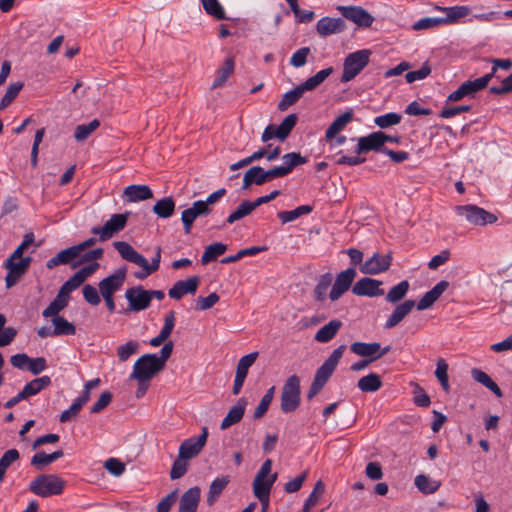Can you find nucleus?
Masks as SVG:
<instances>
[{
	"instance_id": "f257e3e1",
	"label": "nucleus",
	"mask_w": 512,
	"mask_h": 512,
	"mask_svg": "<svg viewBox=\"0 0 512 512\" xmlns=\"http://www.w3.org/2000/svg\"><path fill=\"white\" fill-rule=\"evenodd\" d=\"M346 350V345L342 344L329 355V357L323 362V364L316 370L314 379L307 392V399L312 400L320 391L323 389L325 384L332 376L336 369L340 359Z\"/></svg>"
},
{
	"instance_id": "f03ea898",
	"label": "nucleus",
	"mask_w": 512,
	"mask_h": 512,
	"mask_svg": "<svg viewBox=\"0 0 512 512\" xmlns=\"http://www.w3.org/2000/svg\"><path fill=\"white\" fill-rule=\"evenodd\" d=\"M126 267L117 269L113 274L103 278L99 284V292L110 313L115 311L114 293L119 291L126 280Z\"/></svg>"
},
{
	"instance_id": "7ed1b4c3",
	"label": "nucleus",
	"mask_w": 512,
	"mask_h": 512,
	"mask_svg": "<svg viewBox=\"0 0 512 512\" xmlns=\"http://www.w3.org/2000/svg\"><path fill=\"white\" fill-rule=\"evenodd\" d=\"M300 377L293 374L284 382L281 390L280 407L283 413H292L298 409L301 403Z\"/></svg>"
},
{
	"instance_id": "20e7f679",
	"label": "nucleus",
	"mask_w": 512,
	"mask_h": 512,
	"mask_svg": "<svg viewBox=\"0 0 512 512\" xmlns=\"http://www.w3.org/2000/svg\"><path fill=\"white\" fill-rule=\"evenodd\" d=\"M65 482L55 474H41L32 480L29 489L40 497L60 495L63 492Z\"/></svg>"
},
{
	"instance_id": "39448f33",
	"label": "nucleus",
	"mask_w": 512,
	"mask_h": 512,
	"mask_svg": "<svg viewBox=\"0 0 512 512\" xmlns=\"http://www.w3.org/2000/svg\"><path fill=\"white\" fill-rule=\"evenodd\" d=\"M371 51L368 49L357 50L346 56L343 63V73L340 78L342 83L353 80L367 67L370 61Z\"/></svg>"
},
{
	"instance_id": "423d86ee",
	"label": "nucleus",
	"mask_w": 512,
	"mask_h": 512,
	"mask_svg": "<svg viewBox=\"0 0 512 512\" xmlns=\"http://www.w3.org/2000/svg\"><path fill=\"white\" fill-rule=\"evenodd\" d=\"M163 369L164 367L158 362L157 354H144L134 363L130 379L150 381Z\"/></svg>"
},
{
	"instance_id": "0eeeda50",
	"label": "nucleus",
	"mask_w": 512,
	"mask_h": 512,
	"mask_svg": "<svg viewBox=\"0 0 512 512\" xmlns=\"http://www.w3.org/2000/svg\"><path fill=\"white\" fill-rule=\"evenodd\" d=\"M115 249L119 252L120 256L131 263H134L143 268V271L135 272L134 276L137 279H145L154 271L150 270L148 260L138 253L129 243L124 241H116L113 243Z\"/></svg>"
},
{
	"instance_id": "6e6552de",
	"label": "nucleus",
	"mask_w": 512,
	"mask_h": 512,
	"mask_svg": "<svg viewBox=\"0 0 512 512\" xmlns=\"http://www.w3.org/2000/svg\"><path fill=\"white\" fill-rule=\"evenodd\" d=\"M455 211L473 225L485 226L497 221L496 215L473 204L456 206Z\"/></svg>"
},
{
	"instance_id": "1a4fd4ad",
	"label": "nucleus",
	"mask_w": 512,
	"mask_h": 512,
	"mask_svg": "<svg viewBox=\"0 0 512 512\" xmlns=\"http://www.w3.org/2000/svg\"><path fill=\"white\" fill-rule=\"evenodd\" d=\"M128 216L129 212L113 214L103 226H95L91 232L99 235L100 241H106L125 228Z\"/></svg>"
},
{
	"instance_id": "9d476101",
	"label": "nucleus",
	"mask_w": 512,
	"mask_h": 512,
	"mask_svg": "<svg viewBox=\"0 0 512 512\" xmlns=\"http://www.w3.org/2000/svg\"><path fill=\"white\" fill-rule=\"evenodd\" d=\"M385 139V133L382 131L372 132L367 136L360 137L355 152L358 155L371 151L384 154V150L387 148L385 147Z\"/></svg>"
},
{
	"instance_id": "9b49d317",
	"label": "nucleus",
	"mask_w": 512,
	"mask_h": 512,
	"mask_svg": "<svg viewBox=\"0 0 512 512\" xmlns=\"http://www.w3.org/2000/svg\"><path fill=\"white\" fill-rule=\"evenodd\" d=\"M207 438L208 429L203 427L202 433L197 438L191 437L181 443L178 455H180L181 458H185L187 460L195 458L204 448L207 442Z\"/></svg>"
},
{
	"instance_id": "f8f14e48",
	"label": "nucleus",
	"mask_w": 512,
	"mask_h": 512,
	"mask_svg": "<svg viewBox=\"0 0 512 512\" xmlns=\"http://www.w3.org/2000/svg\"><path fill=\"white\" fill-rule=\"evenodd\" d=\"M356 277V270L353 267L341 271L337 276L329 293L331 301L338 300L346 291L351 287L354 278Z\"/></svg>"
},
{
	"instance_id": "ddd939ff",
	"label": "nucleus",
	"mask_w": 512,
	"mask_h": 512,
	"mask_svg": "<svg viewBox=\"0 0 512 512\" xmlns=\"http://www.w3.org/2000/svg\"><path fill=\"white\" fill-rule=\"evenodd\" d=\"M344 18L354 22L359 27H370L374 21V17L360 6H338Z\"/></svg>"
},
{
	"instance_id": "4468645a",
	"label": "nucleus",
	"mask_w": 512,
	"mask_h": 512,
	"mask_svg": "<svg viewBox=\"0 0 512 512\" xmlns=\"http://www.w3.org/2000/svg\"><path fill=\"white\" fill-rule=\"evenodd\" d=\"M392 263L391 254L380 255L374 253L371 258L366 260L360 267V271L364 274L377 275L387 271Z\"/></svg>"
},
{
	"instance_id": "2eb2a0df",
	"label": "nucleus",
	"mask_w": 512,
	"mask_h": 512,
	"mask_svg": "<svg viewBox=\"0 0 512 512\" xmlns=\"http://www.w3.org/2000/svg\"><path fill=\"white\" fill-rule=\"evenodd\" d=\"M125 297L129 302V309L132 311L145 310L151 304L148 290L143 289L142 286L127 289Z\"/></svg>"
},
{
	"instance_id": "dca6fc26",
	"label": "nucleus",
	"mask_w": 512,
	"mask_h": 512,
	"mask_svg": "<svg viewBox=\"0 0 512 512\" xmlns=\"http://www.w3.org/2000/svg\"><path fill=\"white\" fill-rule=\"evenodd\" d=\"M315 28L319 36L326 38L330 35L344 32L346 29V22L342 18L326 16L317 21Z\"/></svg>"
},
{
	"instance_id": "f3484780",
	"label": "nucleus",
	"mask_w": 512,
	"mask_h": 512,
	"mask_svg": "<svg viewBox=\"0 0 512 512\" xmlns=\"http://www.w3.org/2000/svg\"><path fill=\"white\" fill-rule=\"evenodd\" d=\"M211 212V208H206L201 202L195 201L190 208L185 209L181 214L184 232L190 234L194 221L200 216L209 215Z\"/></svg>"
},
{
	"instance_id": "a211bd4d",
	"label": "nucleus",
	"mask_w": 512,
	"mask_h": 512,
	"mask_svg": "<svg viewBox=\"0 0 512 512\" xmlns=\"http://www.w3.org/2000/svg\"><path fill=\"white\" fill-rule=\"evenodd\" d=\"M381 285V281L365 277L355 283L352 287V292L357 296H381L384 294V290L380 288Z\"/></svg>"
},
{
	"instance_id": "6ab92c4d",
	"label": "nucleus",
	"mask_w": 512,
	"mask_h": 512,
	"mask_svg": "<svg viewBox=\"0 0 512 512\" xmlns=\"http://www.w3.org/2000/svg\"><path fill=\"white\" fill-rule=\"evenodd\" d=\"M199 282L200 279L198 276H192L186 280H179L169 289L168 295L174 300H180L186 294L193 295L197 291Z\"/></svg>"
},
{
	"instance_id": "aec40b11",
	"label": "nucleus",
	"mask_w": 512,
	"mask_h": 512,
	"mask_svg": "<svg viewBox=\"0 0 512 512\" xmlns=\"http://www.w3.org/2000/svg\"><path fill=\"white\" fill-rule=\"evenodd\" d=\"M201 490L194 486L185 491L179 500L178 512H197Z\"/></svg>"
},
{
	"instance_id": "412c9836",
	"label": "nucleus",
	"mask_w": 512,
	"mask_h": 512,
	"mask_svg": "<svg viewBox=\"0 0 512 512\" xmlns=\"http://www.w3.org/2000/svg\"><path fill=\"white\" fill-rule=\"evenodd\" d=\"M434 10L440 11L445 14L442 18L443 25L457 23L461 18H464L470 14V7L464 5H456L451 7H442L436 5Z\"/></svg>"
},
{
	"instance_id": "4be33fe9",
	"label": "nucleus",
	"mask_w": 512,
	"mask_h": 512,
	"mask_svg": "<svg viewBox=\"0 0 512 512\" xmlns=\"http://www.w3.org/2000/svg\"><path fill=\"white\" fill-rule=\"evenodd\" d=\"M415 305L416 302L411 299L398 304L387 318L384 327L386 329H392L397 326L412 311Z\"/></svg>"
},
{
	"instance_id": "5701e85b",
	"label": "nucleus",
	"mask_w": 512,
	"mask_h": 512,
	"mask_svg": "<svg viewBox=\"0 0 512 512\" xmlns=\"http://www.w3.org/2000/svg\"><path fill=\"white\" fill-rule=\"evenodd\" d=\"M449 283L447 281L438 282L431 290L426 292L421 299L417 302V309L422 311L430 308L448 288Z\"/></svg>"
},
{
	"instance_id": "b1692460",
	"label": "nucleus",
	"mask_w": 512,
	"mask_h": 512,
	"mask_svg": "<svg viewBox=\"0 0 512 512\" xmlns=\"http://www.w3.org/2000/svg\"><path fill=\"white\" fill-rule=\"evenodd\" d=\"M80 255L81 254L75 245L70 246L64 250H61L54 257L50 258L46 262V267L48 269H53L59 265H68V264L73 265L74 264L73 261L76 258H79Z\"/></svg>"
},
{
	"instance_id": "393cba45",
	"label": "nucleus",
	"mask_w": 512,
	"mask_h": 512,
	"mask_svg": "<svg viewBox=\"0 0 512 512\" xmlns=\"http://www.w3.org/2000/svg\"><path fill=\"white\" fill-rule=\"evenodd\" d=\"M246 406L247 400L245 398H240L237 403L229 409L227 415L220 424V429L226 430L230 426L240 422L244 416Z\"/></svg>"
},
{
	"instance_id": "a878e982",
	"label": "nucleus",
	"mask_w": 512,
	"mask_h": 512,
	"mask_svg": "<svg viewBox=\"0 0 512 512\" xmlns=\"http://www.w3.org/2000/svg\"><path fill=\"white\" fill-rule=\"evenodd\" d=\"M123 196L127 202H139L151 199L153 192L148 185H129L124 189Z\"/></svg>"
},
{
	"instance_id": "bb28decb",
	"label": "nucleus",
	"mask_w": 512,
	"mask_h": 512,
	"mask_svg": "<svg viewBox=\"0 0 512 512\" xmlns=\"http://www.w3.org/2000/svg\"><path fill=\"white\" fill-rule=\"evenodd\" d=\"M353 116V110L348 109L346 112L336 117L325 132L326 139L330 140L336 137V135L353 120Z\"/></svg>"
},
{
	"instance_id": "cd10ccee",
	"label": "nucleus",
	"mask_w": 512,
	"mask_h": 512,
	"mask_svg": "<svg viewBox=\"0 0 512 512\" xmlns=\"http://www.w3.org/2000/svg\"><path fill=\"white\" fill-rule=\"evenodd\" d=\"M341 327L342 322L338 319H333L316 332L314 339L319 343H327L336 336Z\"/></svg>"
},
{
	"instance_id": "c85d7f7f",
	"label": "nucleus",
	"mask_w": 512,
	"mask_h": 512,
	"mask_svg": "<svg viewBox=\"0 0 512 512\" xmlns=\"http://www.w3.org/2000/svg\"><path fill=\"white\" fill-rule=\"evenodd\" d=\"M267 182L265 170L260 166H253L249 168L243 177L242 189L247 190L251 185H263Z\"/></svg>"
},
{
	"instance_id": "c756f323",
	"label": "nucleus",
	"mask_w": 512,
	"mask_h": 512,
	"mask_svg": "<svg viewBox=\"0 0 512 512\" xmlns=\"http://www.w3.org/2000/svg\"><path fill=\"white\" fill-rule=\"evenodd\" d=\"M309 91L308 88H306L305 84L302 83L298 85L296 88L286 92L280 102L278 103V110L285 111L290 106L295 104L302 96L303 94Z\"/></svg>"
},
{
	"instance_id": "7c9ffc66",
	"label": "nucleus",
	"mask_w": 512,
	"mask_h": 512,
	"mask_svg": "<svg viewBox=\"0 0 512 512\" xmlns=\"http://www.w3.org/2000/svg\"><path fill=\"white\" fill-rule=\"evenodd\" d=\"M63 450L59 449L54 451L51 454H46L45 452H37L31 458V465L34 466L37 470H43L46 466L50 465L52 462L57 459L63 457Z\"/></svg>"
},
{
	"instance_id": "2f4dec72",
	"label": "nucleus",
	"mask_w": 512,
	"mask_h": 512,
	"mask_svg": "<svg viewBox=\"0 0 512 512\" xmlns=\"http://www.w3.org/2000/svg\"><path fill=\"white\" fill-rule=\"evenodd\" d=\"M350 350L351 352L358 356L364 357L365 359H369L376 356L377 353L380 351V343L354 342L351 344Z\"/></svg>"
},
{
	"instance_id": "473e14b6",
	"label": "nucleus",
	"mask_w": 512,
	"mask_h": 512,
	"mask_svg": "<svg viewBox=\"0 0 512 512\" xmlns=\"http://www.w3.org/2000/svg\"><path fill=\"white\" fill-rule=\"evenodd\" d=\"M277 479V473L270 475L269 478H254L252 483L253 494L255 497L270 496L273 484Z\"/></svg>"
},
{
	"instance_id": "72a5a7b5",
	"label": "nucleus",
	"mask_w": 512,
	"mask_h": 512,
	"mask_svg": "<svg viewBox=\"0 0 512 512\" xmlns=\"http://www.w3.org/2000/svg\"><path fill=\"white\" fill-rule=\"evenodd\" d=\"M229 481V476H222L211 482L206 499L208 506H213L215 504L223 490L228 485Z\"/></svg>"
},
{
	"instance_id": "f704fd0d",
	"label": "nucleus",
	"mask_w": 512,
	"mask_h": 512,
	"mask_svg": "<svg viewBox=\"0 0 512 512\" xmlns=\"http://www.w3.org/2000/svg\"><path fill=\"white\" fill-rule=\"evenodd\" d=\"M382 385L381 377L373 372L361 377L357 382L358 389L366 393L376 392Z\"/></svg>"
},
{
	"instance_id": "c9c22d12",
	"label": "nucleus",
	"mask_w": 512,
	"mask_h": 512,
	"mask_svg": "<svg viewBox=\"0 0 512 512\" xmlns=\"http://www.w3.org/2000/svg\"><path fill=\"white\" fill-rule=\"evenodd\" d=\"M175 207L174 199L171 196H167L158 200L152 210L159 218L167 219L174 214Z\"/></svg>"
},
{
	"instance_id": "e433bc0d",
	"label": "nucleus",
	"mask_w": 512,
	"mask_h": 512,
	"mask_svg": "<svg viewBox=\"0 0 512 512\" xmlns=\"http://www.w3.org/2000/svg\"><path fill=\"white\" fill-rule=\"evenodd\" d=\"M51 385V378L44 375L28 382L21 390L26 398L34 396Z\"/></svg>"
},
{
	"instance_id": "4c0bfd02",
	"label": "nucleus",
	"mask_w": 512,
	"mask_h": 512,
	"mask_svg": "<svg viewBox=\"0 0 512 512\" xmlns=\"http://www.w3.org/2000/svg\"><path fill=\"white\" fill-rule=\"evenodd\" d=\"M471 375L476 382L485 386L487 389L493 392L498 398L503 396V393L499 386L484 371L474 368L471 371Z\"/></svg>"
},
{
	"instance_id": "58836bf2",
	"label": "nucleus",
	"mask_w": 512,
	"mask_h": 512,
	"mask_svg": "<svg viewBox=\"0 0 512 512\" xmlns=\"http://www.w3.org/2000/svg\"><path fill=\"white\" fill-rule=\"evenodd\" d=\"M51 322L54 326V329H53L54 336L75 335L76 334V327L74 326V324L69 322L67 319H65L62 316L52 317Z\"/></svg>"
},
{
	"instance_id": "ea45409f",
	"label": "nucleus",
	"mask_w": 512,
	"mask_h": 512,
	"mask_svg": "<svg viewBox=\"0 0 512 512\" xmlns=\"http://www.w3.org/2000/svg\"><path fill=\"white\" fill-rule=\"evenodd\" d=\"M415 486L424 494L435 493L441 486V482L432 480L424 474L417 475L414 480Z\"/></svg>"
},
{
	"instance_id": "a19ab883",
	"label": "nucleus",
	"mask_w": 512,
	"mask_h": 512,
	"mask_svg": "<svg viewBox=\"0 0 512 512\" xmlns=\"http://www.w3.org/2000/svg\"><path fill=\"white\" fill-rule=\"evenodd\" d=\"M256 206L253 201L244 200L241 204L233 211L227 218L226 222L228 224H233L234 222L250 215Z\"/></svg>"
},
{
	"instance_id": "79ce46f5",
	"label": "nucleus",
	"mask_w": 512,
	"mask_h": 512,
	"mask_svg": "<svg viewBox=\"0 0 512 512\" xmlns=\"http://www.w3.org/2000/svg\"><path fill=\"white\" fill-rule=\"evenodd\" d=\"M234 70V60L232 58L226 59L225 63L216 72L215 79L212 83L211 88L215 89L222 86Z\"/></svg>"
},
{
	"instance_id": "37998d69",
	"label": "nucleus",
	"mask_w": 512,
	"mask_h": 512,
	"mask_svg": "<svg viewBox=\"0 0 512 512\" xmlns=\"http://www.w3.org/2000/svg\"><path fill=\"white\" fill-rule=\"evenodd\" d=\"M32 258L27 256L24 258L12 259L9 257L5 261V268L12 271L16 275L22 276L31 264Z\"/></svg>"
},
{
	"instance_id": "c03bdc74",
	"label": "nucleus",
	"mask_w": 512,
	"mask_h": 512,
	"mask_svg": "<svg viewBox=\"0 0 512 512\" xmlns=\"http://www.w3.org/2000/svg\"><path fill=\"white\" fill-rule=\"evenodd\" d=\"M227 250V246L223 243L216 242L206 247L204 253L201 256L202 265H207L211 261H214L217 257L223 255Z\"/></svg>"
},
{
	"instance_id": "a18cd8bd",
	"label": "nucleus",
	"mask_w": 512,
	"mask_h": 512,
	"mask_svg": "<svg viewBox=\"0 0 512 512\" xmlns=\"http://www.w3.org/2000/svg\"><path fill=\"white\" fill-rule=\"evenodd\" d=\"M410 284L407 280L399 282L393 286L386 295V301L389 303H398L406 296L409 290Z\"/></svg>"
},
{
	"instance_id": "49530a36",
	"label": "nucleus",
	"mask_w": 512,
	"mask_h": 512,
	"mask_svg": "<svg viewBox=\"0 0 512 512\" xmlns=\"http://www.w3.org/2000/svg\"><path fill=\"white\" fill-rule=\"evenodd\" d=\"M312 211V207L309 205H301L291 211L278 212L277 216L283 224L292 222L297 218L309 214Z\"/></svg>"
},
{
	"instance_id": "de8ad7c7",
	"label": "nucleus",
	"mask_w": 512,
	"mask_h": 512,
	"mask_svg": "<svg viewBox=\"0 0 512 512\" xmlns=\"http://www.w3.org/2000/svg\"><path fill=\"white\" fill-rule=\"evenodd\" d=\"M68 302L69 299L63 298L57 294L55 299L43 310V317L48 318L59 316V312L68 305Z\"/></svg>"
},
{
	"instance_id": "09e8293b",
	"label": "nucleus",
	"mask_w": 512,
	"mask_h": 512,
	"mask_svg": "<svg viewBox=\"0 0 512 512\" xmlns=\"http://www.w3.org/2000/svg\"><path fill=\"white\" fill-rule=\"evenodd\" d=\"M284 164L282 167L286 171V174H290L296 166L305 164L308 159L302 156L300 153L290 152L282 157Z\"/></svg>"
},
{
	"instance_id": "8fccbe9b",
	"label": "nucleus",
	"mask_w": 512,
	"mask_h": 512,
	"mask_svg": "<svg viewBox=\"0 0 512 512\" xmlns=\"http://www.w3.org/2000/svg\"><path fill=\"white\" fill-rule=\"evenodd\" d=\"M274 392H275L274 386L270 387L266 391V393L261 398L258 406L256 407V409L254 411V414H253L254 419H261L266 414V412L268 411V408L273 400Z\"/></svg>"
},
{
	"instance_id": "3c124183",
	"label": "nucleus",
	"mask_w": 512,
	"mask_h": 512,
	"mask_svg": "<svg viewBox=\"0 0 512 512\" xmlns=\"http://www.w3.org/2000/svg\"><path fill=\"white\" fill-rule=\"evenodd\" d=\"M297 120L298 117L296 114H290L286 116L281 124L277 127L276 134H278V139L285 140L297 124Z\"/></svg>"
},
{
	"instance_id": "603ef678",
	"label": "nucleus",
	"mask_w": 512,
	"mask_h": 512,
	"mask_svg": "<svg viewBox=\"0 0 512 512\" xmlns=\"http://www.w3.org/2000/svg\"><path fill=\"white\" fill-rule=\"evenodd\" d=\"M100 126V121L98 119H94L88 124H81L76 126L74 131V137L77 141L86 140L98 127Z\"/></svg>"
},
{
	"instance_id": "864d4df0",
	"label": "nucleus",
	"mask_w": 512,
	"mask_h": 512,
	"mask_svg": "<svg viewBox=\"0 0 512 512\" xmlns=\"http://www.w3.org/2000/svg\"><path fill=\"white\" fill-rule=\"evenodd\" d=\"M332 282L331 274L327 273L320 277L318 283L314 288V298L318 302H323L326 298L327 290Z\"/></svg>"
},
{
	"instance_id": "5fc2aeb1",
	"label": "nucleus",
	"mask_w": 512,
	"mask_h": 512,
	"mask_svg": "<svg viewBox=\"0 0 512 512\" xmlns=\"http://www.w3.org/2000/svg\"><path fill=\"white\" fill-rule=\"evenodd\" d=\"M402 116L395 112L379 115L374 118V123L381 129L398 125L401 122Z\"/></svg>"
},
{
	"instance_id": "6e6d98bb",
	"label": "nucleus",
	"mask_w": 512,
	"mask_h": 512,
	"mask_svg": "<svg viewBox=\"0 0 512 512\" xmlns=\"http://www.w3.org/2000/svg\"><path fill=\"white\" fill-rule=\"evenodd\" d=\"M333 73V67H328L318 71L314 76L308 78L303 83L309 91L316 89L320 84H322L326 78H328Z\"/></svg>"
},
{
	"instance_id": "4d7b16f0",
	"label": "nucleus",
	"mask_w": 512,
	"mask_h": 512,
	"mask_svg": "<svg viewBox=\"0 0 512 512\" xmlns=\"http://www.w3.org/2000/svg\"><path fill=\"white\" fill-rule=\"evenodd\" d=\"M20 454L17 449L7 450L0 458V482L3 481L6 470L16 460H18Z\"/></svg>"
},
{
	"instance_id": "13d9d810",
	"label": "nucleus",
	"mask_w": 512,
	"mask_h": 512,
	"mask_svg": "<svg viewBox=\"0 0 512 512\" xmlns=\"http://www.w3.org/2000/svg\"><path fill=\"white\" fill-rule=\"evenodd\" d=\"M139 348V343L134 340L128 341L127 343L120 345L117 348V356L119 361H127L133 354L138 352Z\"/></svg>"
},
{
	"instance_id": "bf43d9fd",
	"label": "nucleus",
	"mask_w": 512,
	"mask_h": 512,
	"mask_svg": "<svg viewBox=\"0 0 512 512\" xmlns=\"http://www.w3.org/2000/svg\"><path fill=\"white\" fill-rule=\"evenodd\" d=\"M204 10L218 20L226 19L225 11L218 0H202Z\"/></svg>"
},
{
	"instance_id": "052dcab7",
	"label": "nucleus",
	"mask_w": 512,
	"mask_h": 512,
	"mask_svg": "<svg viewBox=\"0 0 512 512\" xmlns=\"http://www.w3.org/2000/svg\"><path fill=\"white\" fill-rule=\"evenodd\" d=\"M188 469V460L185 458H181L180 455L174 460L171 470H170V478L172 480H176L184 476Z\"/></svg>"
},
{
	"instance_id": "680f3d73",
	"label": "nucleus",
	"mask_w": 512,
	"mask_h": 512,
	"mask_svg": "<svg viewBox=\"0 0 512 512\" xmlns=\"http://www.w3.org/2000/svg\"><path fill=\"white\" fill-rule=\"evenodd\" d=\"M441 25H443L441 17H425L416 21L412 25V29L415 31L428 30Z\"/></svg>"
},
{
	"instance_id": "e2e57ef3",
	"label": "nucleus",
	"mask_w": 512,
	"mask_h": 512,
	"mask_svg": "<svg viewBox=\"0 0 512 512\" xmlns=\"http://www.w3.org/2000/svg\"><path fill=\"white\" fill-rule=\"evenodd\" d=\"M104 250L102 248H96L90 251H87L85 253H81L80 259L72 265L73 268L86 263V262H96L97 260L101 259L103 257Z\"/></svg>"
},
{
	"instance_id": "0e129e2a",
	"label": "nucleus",
	"mask_w": 512,
	"mask_h": 512,
	"mask_svg": "<svg viewBox=\"0 0 512 512\" xmlns=\"http://www.w3.org/2000/svg\"><path fill=\"white\" fill-rule=\"evenodd\" d=\"M258 357V352L249 353L240 358L238 361L236 372L245 374L247 376L249 368L255 363Z\"/></svg>"
},
{
	"instance_id": "69168bd1",
	"label": "nucleus",
	"mask_w": 512,
	"mask_h": 512,
	"mask_svg": "<svg viewBox=\"0 0 512 512\" xmlns=\"http://www.w3.org/2000/svg\"><path fill=\"white\" fill-rule=\"evenodd\" d=\"M308 477V471L302 472L300 475L291 479L284 485V491L286 493H295L301 489L303 483Z\"/></svg>"
},
{
	"instance_id": "338daca9",
	"label": "nucleus",
	"mask_w": 512,
	"mask_h": 512,
	"mask_svg": "<svg viewBox=\"0 0 512 512\" xmlns=\"http://www.w3.org/2000/svg\"><path fill=\"white\" fill-rule=\"evenodd\" d=\"M82 408L83 405L75 399L73 403L70 405V407L60 414L59 421L61 423H66L70 421L71 419L78 416Z\"/></svg>"
},
{
	"instance_id": "774afa93",
	"label": "nucleus",
	"mask_w": 512,
	"mask_h": 512,
	"mask_svg": "<svg viewBox=\"0 0 512 512\" xmlns=\"http://www.w3.org/2000/svg\"><path fill=\"white\" fill-rule=\"evenodd\" d=\"M82 293L85 301L90 305L97 306L100 304L101 298L99 296V292L94 286L86 284L82 289Z\"/></svg>"
}]
</instances>
